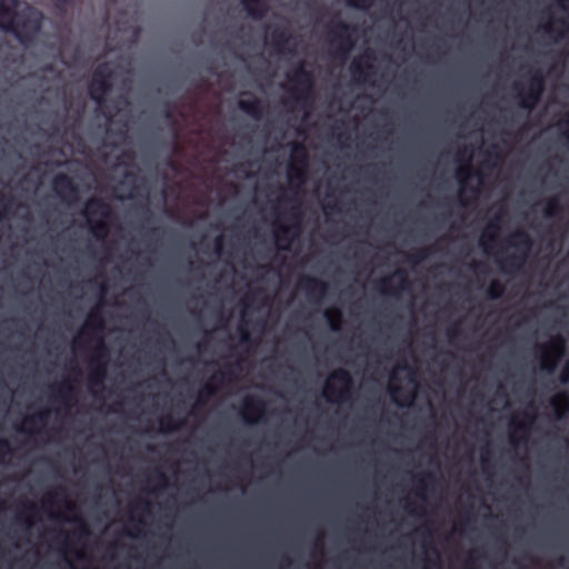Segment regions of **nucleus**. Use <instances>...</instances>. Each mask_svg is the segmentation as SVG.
<instances>
[{
  "instance_id": "obj_1",
  "label": "nucleus",
  "mask_w": 569,
  "mask_h": 569,
  "mask_svg": "<svg viewBox=\"0 0 569 569\" xmlns=\"http://www.w3.org/2000/svg\"><path fill=\"white\" fill-rule=\"evenodd\" d=\"M19 0H0V29L11 33L26 48L33 47L42 32L43 13L26 4L18 9Z\"/></svg>"
},
{
  "instance_id": "obj_2",
  "label": "nucleus",
  "mask_w": 569,
  "mask_h": 569,
  "mask_svg": "<svg viewBox=\"0 0 569 569\" xmlns=\"http://www.w3.org/2000/svg\"><path fill=\"white\" fill-rule=\"evenodd\" d=\"M114 72L109 62L100 63L92 74V80L88 87L90 98L96 102L103 116L111 121L116 113V108L108 104L107 96L111 92Z\"/></svg>"
},
{
  "instance_id": "obj_3",
  "label": "nucleus",
  "mask_w": 569,
  "mask_h": 569,
  "mask_svg": "<svg viewBox=\"0 0 569 569\" xmlns=\"http://www.w3.org/2000/svg\"><path fill=\"white\" fill-rule=\"evenodd\" d=\"M82 213L92 234L97 239L103 240L110 231L108 220L112 216L111 206L101 198L91 197L87 200Z\"/></svg>"
},
{
  "instance_id": "obj_4",
  "label": "nucleus",
  "mask_w": 569,
  "mask_h": 569,
  "mask_svg": "<svg viewBox=\"0 0 569 569\" xmlns=\"http://www.w3.org/2000/svg\"><path fill=\"white\" fill-rule=\"evenodd\" d=\"M353 380L345 368L333 370L323 390L325 398L330 402H343L351 398Z\"/></svg>"
},
{
  "instance_id": "obj_5",
  "label": "nucleus",
  "mask_w": 569,
  "mask_h": 569,
  "mask_svg": "<svg viewBox=\"0 0 569 569\" xmlns=\"http://www.w3.org/2000/svg\"><path fill=\"white\" fill-rule=\"evenodd\" d=\"M507 241L509 246L522 250L520 253L509 254L507 258L499 261L500 268L503 272L512 273L519 271L523 267L532 247V240L528 232L517 230Z\"/></svg>"
},
{
  "instance_id": "obj_6",
  "label": "nucleus",
  "mask_w": 569,
  "mask_h": 569,
  "mask_svg": "<svg viewBox=\"0 0 569 569\" xmlns=\"http://www.w3.org/2000/svg\"><path fill=\"white\" fill-rule=\"evenodd\" d=\"M513 88L518 90V106L521 109L531 111L540 102L543 94L545 76L540 70H535L531 72L526 87H519L518 83H515Z\"/></svg>"
},
{
  "instance_id": "obj_7",
  "label": "nucleus",
  "mask_w": 569,
  "mask_h": 569,
  "mask_svg": "<svg viewBox=\"0 0 569 569\" xmlns=\"http://www.w3.org/2000/svg\"><path fill=\"white\" fill-rule=\"evenodd\" d=\"M356 29L353 26L342 20L332 21L328 30V37L330 43L336 46V56L341 59H346L348 57L355 47V39L352 37Z\"/></svg>"
},
{
  "instance_id": "obj_8",
  "label": "nucleus",
  "mask_w": 569,
  "mask_h": 569,
  "mask_svg": "<svg viewBox=\"0 0 569 569\" xmlns=\"http://www.w3.org/2000/svg\"><path fill=\"white\" fill-rule=\"evenodd\" d=\"M288 80L293 84V88L291 89V98L297 103H306L312 94V72L306 68L303 62H301L288 73Z\"/></svg>"
},
{
  "instance_id": "obj_9",
  "label": "nucleus",
  "mask_w": 569,
  "mask_h": 569,
  "mask_svg": "<svg viewBox=\"0 0 569 569\" xmlns=\"http://www.w3.org/2000/svg\"><path fill=\"white\" fill-rule=\"evenodd\" d=\"M109 350L101 337L97 338L93 356L90 359L91 373L89 381L92 386L103 387V381L107 377Z\"/></svg>"
},
{
  "instance_id": "obj_10",
  "label": "nucleus",
  "mask_w": 569,
  "mask_h": 569,
  "mask_svg": "<svg viewBox=\"0 0 569 569\" xmlns=\"http://www.w3.org/2000/svg\"><path fill=\"white\" fill-rule=\"evenodd\" d=\"M291 156L292 161L288 167V177L291 183L295 181L298 184H302L306 182L307 178V161H308V152L306 147L302 143L293 142L291 147Z\"/></svg>"
},
{
  "instance_id": "obj_11",
  "label": "nucleus",
  "mask_w": 569,
  "mask_h": 569,
  "mask_svg": "<svg viewBox=\"0 0 569 569\" xmlns=\"http://www.w3.org/2000/svg\"><path fill=\"white\" fill-rule=\"evenodd\" d=\"M541 369L552 373L559 359L565 353V339L561 336L553 338L549 345L541 346Z\"/></svg>"
},
{
  "instance_id": "obj_12",
  "label": "nucleus",
  "mask_w": 569,
  "mask_h": 569,
  "mask_svg": "<svg viewBox=\"0 0 569 569\" xmlns=\"http://www.w3.org/2000/svg\"><path fill=\"white\" fill-rule=\"evenodd\" d=\"M52 189L63 202L73 203L79 200V188L67 173L61 172L53 177Z\"/></svg>"
},
{
  "instance_id": "obj_13",
  "label": "nucleus",
  "mask_w": 569,
  "mask_h": 569,
  "mask_svg": "<svg viewBox=\"0 0 569 569\" xmlns=\"http://www.w3.org/2000/svg\"><path fill=\"white\" fill-rule=\"evenodd\" d=\"M242 418L247 423H256L266 413V402L254 396H249L243 401Z\"/></svg>"
},
{
  "instance_id": "obj_14",
  "label": "nucleus",
  "mask_w": 569,
  "mask_h": 569,
  "mask_svg": "<svg viewBox=\"0 0 569 569\" xmlns=\"http://www.w3.org/2000/svg\"><path fill=\"white\" fill-rule=\"evenodd\" d=\"M299 286L305 290L309 298H313L316 300L325 298L328 293L327 282L316 277H302L300 279Z\"/></svg>"
},
{
  "instance_id": "obj_15",
  "label": "nucleus",
  "mask_w": 569,
  "mask_h": 569,
  "mask_svg": "<svg viewBox=\"0 0 569 569\" xmlns=\"http://www.w3.org/2000/svg\"><path fill=\"white\" fill-rule=\"evenodd\" d=\"M393 277L399 278V287H392V277H383L377 281V289L382 293L397 296L401 289L408 286L409 281L402 269L396 270Z\"/></svg>"
},
{
  "instance_id": "obj_16",
  "label": "nucleus",
  "mask_w": 569,
  "mask_h": 569,
  "mask_svg": "<svg viewBox=\"0 0 569 569\" xmlns=\"http://www.w3.org/2000/svg\"><path fill=\"white\" fill-rule=\"evenodd\" d=\"M365 61L360 59H355L350 66L351 74L357 80H367L368 71L373 70V66L371 61L375 60L372 53H367L363 57Z\"/></svg>"
},
{
  "instance_id": "obj_17",
  "label": "nucleus",
  "mask_w": 569,
  "mask_h": 569,
  "mask_svg": "<svg viewBox=\"0 0 569 569\" xmlns=\"http://www.w3.org/2000/svg\"><path fill=\"white\" fill-rule=\"evenodd\" d=\"M291 36L287 29L274 28L269 34V43L278 53H282L289 43Z\"/></svg>"
},
{
  "instance_id": "obj_18",
  "label": "nucleus",
  "mask_w": 569,
  "mask_h": 569,
  "mask_svg": "<svg viewBox=\"0 0 569 569\" xmlns=\"http://www.w3.org/2000/svg\"><path fill=\"white\" fill-rule=\"evenodd\" d=\"M238 108L246 114L259 120L263 113L262 102L259 98L252 97L251 99H240Z\"/></svg>"
},
{
  "instance_id": "obj_19",
  "label": "nucleus",
  "mask_w": 569,
  "mask_h": 569,
  "mask_svg": "<svg viewBox=\"0 0 569 569\" xmlns=\"http://www.w3.org/2000/svg\"><path fill=\"white\" fill-rule=\"evenodd\" d=\"M248 16L254 20H261L268 12V4L264 0H241Z\"/></svg>"
},
{
  "instance_id": "obj_20",
  "label": "nucleus",
  "mask_w": 569,
  "mask_h": 569,
  "mask_svg": "<svg viewBox=\"0 0 569 569\" xmlns=\"http://www.w3.org/2000/svg\"><path fill=\"white\" fill-rule=\"evenodd\" d=\"M291 227L287 224L277 223L274 237L281 250H289L293 238L290 234Z\"/></svg>"
},
{
  "instance_id": "obj_21",
  "label": "nucleus",
  "mask_w": 569,
  "mask_h": 569,
  "mask_svg": "<svg viewBox=\"0 0 569 569\" xmlns=\"http://www.w3.org/2000/svg\"><path fill=\"white\" fill-rule=\"evenodd\" d=\"M550 405L558 419H561L563 415L569 410V393L563 391L555 396L550 400Z\"/></svg>"
},
{
  "instance_id": "obj_22",
  "label": "nucleus",
  "mask_w": 569,
  "mask_h": 569,
  "mask_svg": "<svg viewBox=\"0 0 569 569\" xmlns=\"http://www.w3.org/2000/svg\"><path fill=\"white\" fill-rule=\"evenodd\" d=\"M74 393H76V389L69 381H62L57 387V398L61 402L66 403L68 400H70L74 396Z\"/></svg>"
},
{
  "instance_id": "obj_23",
  "label": "nucleus",
  "mask_w": 569,
  "mask_h": 569,
  "mask_svg": "<svg viewBox=\"0 0 569 569\" xmlns=\"http://www.w3.org/2000/svg\"><path fill=\"white\" fill-rule=\"evenodd\" d=\"M325 317L333 331H338L341 329L342 323V313L339 309L327 310L325 312Z\"/></svg>"
},
{
  "instance_id": "obj_24",
  "label": "nucleus",
  "mask_w": 569,
  "mask_h": 569,
  "mask_svg": "<svg viewBox=\"0 0 569 569\" xmlns=\"http://www.w3.org/2000/svg\"><path fill=\"white\" fill-rule=\"evenodd\" d=\"M473 171L471 167V154H469L466 159V164L458 168L457 178L461 186H465L467 181L471 178Z\"/></svg>"
},
{
  "instance_id": "obj_25",
  "label": "nucleus",
  "mask_w": 569,
  "mask_h": 569,
  "mask_svg": "<svg viewBox=\"0 0 569 569\" xmlns=\"http://www.w3.org/2000/svg\"><path fill=\"white\" fill-rule=\"evenodd\" d=\"M217 392V388L210 383H206L198 392L197 396V405L203 406L208 402V400L214 396Z\"/></svg>"
},
{
  "instance_id": "obj_26",
  "label": "nucleus",
  "mask_w": 569,
  "mask_h": 569,
  "mask_svg": "<svg viewBox=\"0 0 569 569\" xmlns=\"http://www.w3.org/2000/svg\"><path fill=\"white\" fill-rule=\"evenodd\" d=\"M217 392V388L210 383H206L198 392L197 396V405L203 406L208 402V400L214 396Z\"/></svg>"
},
{
  "instance_id": "obj_27",
  "label": "nucleus",
  "mask_w": 569,
  "mask_h": 569,
  "mask_svg": "<svg viewBox=\"0 0 569 569\" xmlns=\"http://www.w3.org/2000/svg\"><path fill=\"white\" fill-rule=\"evenodd\" d=\"M47 418H48V411H40L34 416L26 417L23 419V426L20 428H17V430L19 432H26L27 429L24 428V426H34L36 422H40L41 425H43L47 421Z\"/></svg>"
},
{
  "instance_id": "obj_28",
  "label": "nucleus",
  "mask_w": 569,
  "mask_h": 569,
  "mask_svg": "<svg viewBox=\"0 0 569 569\" xmlns=\"http://www.w3.org/2000/svg\"><path fill=\"white\" fill-rule=\"evenodd\" d=\"M505 292V286L499 280H492L487 289L490 299H499Z\"/></svg>"
},
{
  "instance_id": "obj_29",
  "label": "nucleus",
  "mask_w": 569,
  "mask_h": 569,
  "mask_svg": "<svg viewBox=\"0 0 569 569\" xmlns=\"http://www.w3.org/2000/svg\"><path fill=\"white\" fill-rule=\"evenodd\" d=\"M562 210V207L557 198H552L547 202V207L543 211L545 216L548 218L556 217Z\"/></svg>"
},
{
  "instance_id": "obj_30",
  "label": "nucleus",
  "mask_w": 569,
  "mask_h": 569,
  "mask_svg": "<svg viewBox=\"0 0 569 569\" xmlns=\"http://www.w3.org/2000/svg\"><path fill=\"white\" fill-rule=\"evenodd\" d=\"M181 425L182 422H177L172 416H167L160 419V426L163 432L177 430Z\"/></svg>"
},
{
  "instance_id": "obj_31",
  "label": "nucleus",
  "mask_w": 569,
  "mask_h": 569,
  "mask_svg": "<svg viewBox=\"0 0 569 569\" xmlns=\"http://www.w3.org/2000/svg\"><path fill=\"white\" fill-rule=\"evenodd\" d=\"M13 204L16 202L12 196H2L0 198V221L7 216Z\"/></svg>"
},
{
  "instance_id": "obj_32",
  "label": "nucleus",
  "mask_w": 569,
  "mask_h": 569,
  "mask_svg": "<svg viewBox=\"0 0 569 569\" xmlns=\"http://www.w3.org/2000/svg\"><path fill=\"white\" fill-rule=\"evenodd\" d=\"M432 252L431 248H423V249H420L411 254L408 256V261L413 263V264H417L421 261H423L425 259H427V257Z\"/></svg>"
},
{
  "instance_id": "obj_33",
  "label": "nucleus",
  "mask_w": 569,
  "mask_h": 569,
  "mask_svg": "<svg viewBox=\"0 0 569 569\" xmlns=\"http://www.w3.org/2000/svg\"><path fill=\"white\" fill-rule=\"evenodd\" d=\"M433 480L435 477L431 472H426L421 478L418 479L417 481V496L419 498H422L425 499V495L423 492L427 490V483H426V480Z\"/></svg>"
},
{
  "instance_id": "obj_34",
  "label": "nucleus",
  "mask_w": 569,
  "mask_h": 569,
  "mask_svg": "<svg viewBox=\"0 0 569 569\" xmlns=\"http://www.w3.org/2000/svg\"><path fill=\"white\" fill-rule=\"evenodd\" d=\"M558 6L562 11L567 13V18L560 19L558 22L561 24L565 31L569 30V0H557Z\"/></svg>"
},
{
  "instance_id": "obj_35",
  "label": "nucleus",
  "mask_w": 569,
  "mask_h": 569,
  "mask_svg": "<svg viewBox=\"0 0 569 569\" xmlns=\"http://www.w3.org/2000/svg\"><path fill=\"white\" fill-rule=\"evenodd\" d=\"M12 451L10 442L4 438H0V465L6 461L8 456H11Z\"/></svg>"
},
{
  "instance_id": "obj_36",
  "label": "nucleus",
  "mask_w": 569,
  "mask_h": 569,
  "mask_svg": "<svg viewBox=\"0 0 569 569\" xmlns=\"http://www.w3.org/2000/svg\"><path fill=\"white\" fill-rule=\"evenodd\" d=\"M232 368H233V365H228L226 367V370L220 371L218 375H214L213 379L218 380L220 383H222L224 380H231Z\"/></svg>"
},
{
  "instance_id": "obj_37",
  "label": "nucleus",
  "mask_w": 569,
  "mask_h": 569,
  "mask_svg": "<svg viewBox=\"0 0 569 569\" xmlns=\"http://www.w3.org/2000/svg\"><path fill=\"white\" fill-rule=\"evenodd\" d=\"M87 325L88 327H91L93 325H97L98 328H102V319L101 317L98 315V311L97 310H93L89 317H88V321H87Z\"/></svg>"
},
{
  "instance_id": "obj_38",
  "label": "nucleus",
  "mask_w": 569,
  "mask_h": 569,
  "mask_svg": "<svg viewBox=\"0 0 569 569\" xmlns=\"http://www.w3.org/2000/svg\"><path fill=\"white\" fill-rule=\"evenodd\" d=\"M238 332H239V336H240V342L241 343H249L251 341L250 332H249V330L246 327L240 325L238 327Z\"/></svg>"
},
{
  "instance_id": "obj_39",
  "label": "nucleus",
  "mask_w": 569,
  "mask_h": 569,
  "mask_svg": "<svg viewBox=\"0 0 569 569\" xmlns=\"http://www.w3.org/2000/svg\"><path fill=\"white\" fill-rule=\"evenodd\" d=\"M72 3L73 0H54V7L61 12L66 11Z\"/></svg>"
},
{
  "instance_id": "obj_40",
  "label": "nucleus",
  "mask_w": 569,
  "mask_h": 569,
  "mask_svg": "<svg viewBox=\"0 0 569 569\" xmlns=\"http://www.w3.org/2000/svg\"><path fill=\"white\" fill-rule=\"evenodd\" d=\"M372 0H348V4L353 8H367L371 4Z\"/></svg>"
},
{
  "instance_id": "obj_41",
  "label": "nucleus",
  "mask_w": 569,
  "mask_h": 569,
  "mask_svg": "<svg viewBox=\"0 0 569 569\" xmlns=\"http://www.w3.org/2000/svg\"><path fill=\"white\" fill-rule=\"evenodd\" d=\"M559 381L563 385L569 382V363H566L559 375Z\"/></svg>"
},
{
  "instance_id": "obj_42",
  "label": "nucleus",
  "mask_w": 569,
  "mask_h": 569,
  "mask_svg": "<svg viewBox=\"0 0 569 569\" xmlns=\"http://www.w3.org/2000/svg\"><path fill=\"white\" fill-rule=\"evenodd\" d=\"M136 508L137 509H140L142 512L147 513L150 511V508H151V503L149 500H146V499H141L138 501V503L136 505Z\"/></svg>"
},
{
  "instance_id": "obj_43",
  "label": "nucleus",
  "mask_w": 569,
  "mask_h": 569,
  "mask_svg": "<svg viewBox=\"0 0 569 569\" xmlns=\"http://www.w3.org/2000/svg\"><path fill=\"white\" fill-rule=\"evenodd\" d=\"M488 229H492V230H493V233H488V232L486 231V232L483 233L482 238H488V239H490V240H495V239H496V233H497V231L499 230V227H498L496 223L491 222V223H489Z\"/></svg>"
},
{
  "instance_id": "obj_44",
  "label": "nucleus",
  "mask_w": 569,
  "mask_h": 569,
  "mask_svg": "<svg viewBox=\"0 0 569 569\" xmlns=\"http://www.w3.org/2000/svg\"><path fill=\"white\" fill-rule=\"evenodd\" d=\"M288 218L292 221L296 222V226H297V229L299 230L300 228V213L299 212H296L295 209H291L290 211H288Z\"/></svg>"
},
{
  "instance_id": "obj_45",
  "label": "nucleus",
  "mask_w": 569,
  "mask_h": 569,
  "mask_svg": "<svg viewBox=\"0 0 569 569\" xmlns=\"http://www.w3.org/2000/svg\"><path fill=\"white\" fill-rule=\"evenodd\" d=\"M222 248H223V237L222 236H218L216 239H214V249L218 253H220L222 251Z\"/></svg>"
},
{
  "instance_id": "obj_46",
  "label": "nucleus",
  "mask_w": 569,
  "mask_h": 569,
  "mask_svg": "<svg viewBox=\"0 0 569 569\" xmlns=\"http://www.w3.org/2000/svg\"><path fill=\"white\" fill-rule=\"evenodd\" d=\"M73 520L78 521L80 523L79 530L81 533H83V535L89 533V528H88L87 523L81 518H74Z\"/></svg>"
},
{
  "instance_id": "obj_47",
  "label": "nucleus",
  "mask_w": 569,
  "mask_h": 569,
  "mask_svg": "<svg viewBox=\"0 0 569 569\" xmlns=\"http://www.w3.org/2000/svg\"><path fill=\"white\" fill-rule=\"evenodd\" d=\"M459 333V329H458V325H453L449 330H448V337L450 339L452 338H456Z\"/></svg>"
},
{
  "instance_id": "obj_48",
  "label": "nucleus",
  "mask_w": 569,
  "mask_h": 569,
  "mask_svg": "<svg viewBox=\"0 0 569 569\" xmlns=\"http://www.w3.org/2000/svg\"><path fill=\"white\" fill-rule=\"evenodd\" d=\"M157 476H158V478L160 480V486L161 487H166L167 486V478H166L164 473L161 472V471H157Z\"/></svg>"
},
{
  "instance_id": "obj_49",
  "label": "nucleus",
  "mask_w": 569,
  "mask_h": 569,
  "mask_svg": "<svg viewBox=\"0 0 569 569\" xmlns=\"http://www.w3.org/2000/svg\"><path fill=\"white\" fill-rule=\"evenodd\" d=\"M515 429L516 430H521V431H527L528 430V425L527 423H517V425H515Z\"/></svg>"
},
{
  "instance_id": "obj_50",
  "label": "nucleus",
  "mask_w": 569,
  "mask_h": 569,
  "mask_svg": "<svg viewBox=\"0 0 569 569\" xmlns=\"http://www.w3.org/2000/svg\"><path fill=\"white\" fill-rule=\"evenodd\" d=\"M398 391H400V388L398 387H393V388H390V392L392 396H395ZM393 400L398 403V405H401L396 397H393Z\"/></svg>"
},
{
  "instance_id": "obj_51",
  "label": "nucleus",
  "mask_w": 569,
  "mask_h": 569,
  "mask_svg": "<svg viewBox=\"0 0 569 569\" xmlns=\"http://www.w3.org/2000/svg\"><path fill=\"white\" fill-rule=\"evenodd\" d=\"M545 31L548 33H552L555 31L552 24L548 23L543 27Z\"/></svg>"
},
{
  "instance_id": "obj_52",
  "label": "nucleus",
  "mask_w": 569,
  "mask_h": 569,
  "mask_svg": "<svg viewBox=\"0 0 569 569\" xmlns=\"http://www.w3.org/2000/svg\"><path fill=\"white\" fill-rule=\"evenodd\" d=\"M481 462H482L483 467H486V465L488 462L487 453H485V452L481 455Z\"/></svg>"
},
{
  "instance_id": "obj_53",
  "label": "nucleus",
  "mask_w": 569,
  "mask_h": 569,
  "mask_svg": "<svg viewBox=\"0 0 569 569\" xmlns=\"http://www.w3.org/2000/svg\"><path fill=\"white\" fill-rule=\"evenodd\" d=\"M482 266H483L482 263L477 262V261H473V262L471 263V267H472V268H475V269H478L479 267H482Z\"/></svg>"
},
{
  "instance_id": "obj_54",
  "label": "nucleus",
  "mask_w": 569,
  "mask_h": 569,
  "mask_svg": "<svg viewBox=\"0 0 569 569\" xmlns=\"http://www.w3.org/2000/svg\"><path fill=\"white\" fill-rule=\"evenodd\" d=\"M164 116L168 119H170L172 117V112H171V110L169 108L164 111Z\"/></svg>"
},
{
  "instance_id": "obj_55",
  "label": "nucleus",
  "mask_w": 569,
  "mask_h": 569,
  "mask_svg": "<svg viewBox=\"0 0 569 569\" xmlns=\"http://www.w3.org/2000/svg\"><path fill=\"white\" fill-rule=\"evenodd\" d=\"M566 123L569 126V119L566 120ZM566 139L569 141V130L563 133Z\"/></svg>"
},
{
  "instance_id": "obj_56",
  "label": "nucleus",
  "mask_w": 569,
  "mask_h": 569,
  "mask_svg": "<svg viewBox=\"0 0 569 569\" xmlns=\"http://www.w3.org/2000/svg\"><path fill=\"white\" fill-rule=\"evenodd\" d=\"M28 510H30L31 512H34L36 511V506L34 505H28L27 506Z\"/></svg>"
},
{
  "instance_id": "obj_57",
  "label": "nucleus",
  "mask_w": 569,
  "mask_h": 569,
  "mask_svg": "<svg viewBox=\"0 0 569 569\" xmlns=\"http://www.w3.org/2000/svg\"><path fill=\"white\" fill-rule=\"evenodd\" d=\"M459 200H460V203H461L462 206H467V204H468L467 200H466L463 197H460V199H459Z\"/></svg>"
},
{
  "instance_id": "obj_58",
  "label": "nucleus",
  "mask_w": 569,
  "mask_h": 569,
  "mask_svg": "<svg viewBox=\"0 0 569 569\" xmlns=\"http://www.w3.org/2000/svg\"><path fill=\"white\" fill-rule=\"evenodd\" d=\"M76 373L80 375V369L78 366H76L73 369H72Z\"/></svg>"
},
{
  "instance_id": "obj_59",
  "label": "nucleus",
  "mask_w": 569,
  "mask_h": 569,
  "mask_svg": "<svg viewBox=\"0 0 569 569\" xmlns=\"http://www.w3.org/2000/svg\"><path fill=\"white\" fill-rule=\"evenodd\" d=\"M563 37V32L562 31H557V38H562Z\"/></svg>"
},
{
  "instance_id": "obj_60",
  "label": "nucleus",
  "mask_w": 569,
  "mask_h": 569,
  "mask_svg": "<svg viewBox=\"0 0 569 569\" xmlns=\"http://www.w3.org/2000/svg\"><path fill=\"white\" fill-rule=\"evenodd\" d=\"M409 506H410V503L408 502V503H407V510H408L410 513H413V512H415V510L410 509V508H409Z\"/></svg>"
},
{
  "instance_id": "obj_61",
  "label": "nucleus",
  "mask_w": 569,
  "mask_h": 569,
  "mask_svg": "<svg viewBox=\"0 0 569 569\" xmlns=\"http://www.w3.org/2000/svg\"><path fill=\"white\" fill-rule=\"evenodd\" d=\"M465 151H466V149L460 150V151L458 152V157L460 158V157L465 153Z\"/></svg>"
},
{
  "instance_id": "obj_62",
  "label": "nucleus",
  "mask_w": 569,
  "mask_h": 569,
  "mask_svg": "<svg viewBox=\"0 0 569 569\" xmlns=\"http://www.w3.org/2000/svg\"><path fill=\"white\" fill-rule=\"evenodd\" d=\"M101 292H102V295L106 292V286L104 284H101Z\"/></svg>"
},
{
  "instance_id": "obj_63",
  "label": "nucleus",
  "mask_w": 569,
  "mask_h": 569,
  "mask_svg": "<svg viewBox=\"0 0 569 569\" xmlns=\"http://www.w3.org/2000/svg\"><path fill=\"white\" fill-rule=\"evenodd\" d=\"M26 525H27V528H29L31 526V523L26 519L24 520Z\"/></svg>"
},
{
  "instance_id": "obj_64",
  "label": "nucleus",
  "mask_w": 569,
  "mask_h": 569,
  "mask_svg": "<svg viewBox=\"0 0 569 569\" xmlns=\"http://www.w3.org/2000/svg\"><path fill=\"white\" fill-rule=\"evenodd\" d=\"M473 560H475L473 557L470 556L469 559H468V562H473Z\"/></svg>"
}]
</instances>
